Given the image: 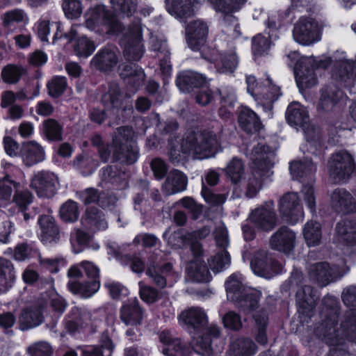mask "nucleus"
<instances>
[{
    "mask_svg": "<svg viewBox=\"0 0 356 356\" xmlns=\"http://www.w3.org/2000/svg\"><path fill=\"white\" fill-rule=\"evenodd\" d=\"M207 83V78L202 74L193 71H184L177 77L176 83L183 92L189 93L195 88H200Z\"/></svg>",
    "mask_w": 356,
    "mask_h": 356,
    "instance_id": "obj_28",
    "label": "nucleus"
},
{
    "mask_svg": "<svg viewBox=\"0 0 356 356\" xmlns=\"http://www.w3.org/2000/svg\"><path fill=\"white\" fill-rule=\"evenodd\" d=\"M57 177L52 172L40 171L35 174L31 180V187L42 197H51L56 191Z\"/></svg>",
    "mask_w": 356,
    "mask_h": 356,
    "instance_id": "obj_17",
    "label": "nucleus"
},
{
    "mask_svg": "<svg viewBox=\"0 0 356 356\" xmlns=\"http://www.w3.org/2000/svg\"><path fill=\"white\" fill-rule=\"evenodd\" d=\"M86 23L90 29H93L96 25L104 26L108 32L115 33L121 29L116 16L104 5L91 8L88 13Z\"/></svg>",
    "mask_w": 356,
    "mask_h": 356,
    "instance_id": "obj_9",
    "label": "nucleus"
},
{
    "mask_svg": "<svg viewBox=\"0 0 356 356\" xmlns=\"http://www.w3.org/2000/svg\"><path fill=\"white\" fill-rule=\"evenodd\" d=\"M26 74V70L22 65L8 64L2 69L1 78L6 83L17 84Z\"/></svg>",
    "mask_w": 356,
    "mask_h": 356,
    "instance_id": "obj_46",
    "label": "nucleus"
},
{
    "mask_svg": "<svg viewBox=\"0 0 356 356\" xmlns=\"http://www.w3.org/2000/svg\"><path fill=\"white\" fill-rule=\"evenodd\" d=\"M208 33L209 27L204 22L198 19L190 22L186 29L188 46L193 51H200L202 56L204 49H211L205 47Z\"/></svg>",
    "mask_w": 356,
    "mask_h": 356,
    "instance_id": "obj_13",
    "label": "nucleus"
},
{
    "mask_svg": "<svg viewBox=\"0 0 356 356\" xmlns=\"http://www.w3.org/2000/svg\"><path fill=\"white\" fill-rule=\"evenodd\" d=\"M330 64L329 59L316 63L314 57H302L295 65V74L297 83L301 88H312L318 83L315 69L326 68Z\"/></svg>",
    "mask_w": 356,
    "mask_h": 356,
    "instance_id": "obj_7",
    "label": "nucleus"
},
{
    "mask_svg": "<svg viewBox=\"0 0 356 356\" xmlns=\"http://www.w3.org/2000/svg\"><path fill=\"white\" fill-rule=\"evenodd\" d=\"M296 296L299 314L311 318L318 300L316 291L309 285H302L297 290Z\"/></svg>",
    "mask_w": 356,
    "mask_h": 356,
    "instance_id": "obj_19",
    "label": "nucleus"
},
{
    "mask_svg": "<svg viewBox=\"0 0 356 356\" xmlns=\"http://www.w3.org/2000/svg\"><path fill=\"white\" fill-rule=\"evenodd\" d=\"M113 9L122 16L130 17L138 8L137 0H110Z\"/></svg>",
    "mask_w": 356,
    "mask_h": 356,
    "instance_id": "obj_52",
    "label": "nucleus"
},
{
    "mask_svg": "<svg viewBox=\"0 0 356 356\" xmlns=\"http://www.w3.org/2000/svg\"><path fill=\"white\" fill-rule=\"evenodd\" d=\"M67 86L65 77H54L47 83L49 95L52 97H58L63 94Z\"/></svg>",
    "mask_w": 356,
    "mask_h": 356,
    "instance_id": "obj_61",
    "label": "nucleus"
},
{
    "mask_svg": "<svg viewBox=\"0 0 356 356\" xmlns=\"http://www.w3.org/2000/svg\"><path fill=\"white\" fill-rule=\"evenodd\" d=\"M33 198V195L30 191L27 190L20 191L18 188L14 193L13 202L22 212H24L32 203Z\"/></svg>",
    "mask_w": 356,
    "mask_h": 356,
    "instance_id": "obj_58",
    "label": "nucleus"
},
{
    "mask_svg": "<svg viewBox=\"0 0 356 356\" xmlns=\"http://www.w3.org/2000/svg\"><path fill=\"white\" fill-rule=\"evenodd\" d=\"M81 222L84 227L93 232L107 227L103 212L96 207H89L86 210Z\"/></svg>",
    "mask_w": 356,
    "mask_h": 356,
    "instance_id": "obj_32",
    "label": "nucleus"
},
{
    "mask_svg": "<svg viewBox=\"0 0 356 356\" xmlns=\"http://www.w3.org/2000/svg\"><path fill=\"white\" fill-rule=\"evenodd\" d=\"M289 170L293 179L309 177L312 178L316 170V165L311 161H293L290 163Z\"/></svg>",
    "mask_w": 356,
    "mask_h": 356,
    "instance_id": "obj_49",
    "label": "nucleus"
},
{
    "mask_svg": "<svg viewBox=\"0 0 356 356\" xmlns=\"http://www.w3.org/2000/svg\"><path fill=\"white\" fill-rule=\"evenodd\" d=\"M132 135L129 127L122 126L117 129L114 134L111 145H104L98 150L100 159L106 163L111 158L114 161L122 163L133 164L138 158V147L129 139Z\"/></svg>",
    "mask_w": 356,
    "mask_h": 356,
    "instance_id": "obj_3",
    "label": "nucleus"
},
{
    "mask_svg": "<svg viewBox=\"0 0 356 356\" xmlns=\"http://www.w3.org/2000/svg\"><path fill=\"white\" fill-rule=\"evenodd\" d=\"M280 211L287 222L296 224L303 220L304 211L297 193L284 194L279 202Z\"/></svg>",
    "mask_w": 356,
    "mask_h": 356,
    "instance_id": "obj_14",
    "label": "nucleus"
},
{
    "mask_svg": "<svg viewBox=\"0 0 356 356\" xmlns=\"http://www.w3.org/2000/svg\"><path fill=\"white\" fill-rule=\"evenodd\" d=\"M307 272L309 280L321 287L325 286L343 276V274H341L336 266L332 267L325 261L309 264L307 267Z\"/></svg>",
    "mask_w": 356,
    "mask_h": 356,
    "instance_id": "obj_10",
    "label": "nucleus"
},
{
    "mask_svg": "<svg viewBox=\"0 0 356 356\" xmlns=\"http://www.w3.org/2000/svg\"><path fill=\"white\" fill-rule=\"evenodd\" d=\"M270 147L262 143L254 145L249 154L252 161V172L244 179V195L248 198L254 197L262 188V181L268 177L273 163L269 159Z\"/></svg>",
    "mask_w": 356,
    "mask_h": 356,
    "instance_id": "obj_4",
    "label": "nucleus"
},
{
    "mask_svg": "<svg viewBox=\"0 0 356 356\" xmlns=\"http://www.w3.org/2000/svg\"><path fill=\"white\" fill-rule=\"evenodd\" d=\"M42 130L48 140H63V126L55 119L49 118L43 121Z\"/></svg>",
    "mask_w": 356,
    "mask_h": 356,
    "instance_id": "obj_47",
    "label": "nucleus"
},
{
    "mask_svg": "<svg viewBox=\"0 0 356 356\" xmlns=\"http://www.w3.org/2000/svg\"><path fill=\"white\" fill-rule=\"evenodd\" d=\"M255 227L264 231H270L277 225V217L274 210V202L268 201L255 209L250 216Z\"/></svg>",
    "mask_w": 356,
    "mask_h": 356,
    "instance_id": "obj_18",
    "label": "nucleus"
},
{
    "mask_svg": "<svg viewBox=\"0 0 356 356\" xmlns=\"http://www.w3.org/2000/svg\"><path fill=\"white\" fill-rule=\"evenodd\" d=\"M131 38L124 47V54L127 59L129 60H139L143 55V46L141 43L142 26L140 21L133 24L129 30Z\"/></svg>",
    "mask_w": 356,
    "mask_h": 356,
    "instance_id": "obj_20",
    "label": "nucleus"
},
{
    "mask_svg": "<svg viewBox=\"0 0 356 356\" xmlns=\"http://www.w3.org/2000/svg\"><path fill=\"white\" fill-rule=\"evenodd\" d=\"M43 321L41 309L38 307H29L22 310L18 323L22 330H29L39 325Z\"/></svg>",
    "mask_w": 356,
    "mask_h": 356,
    "instance_id": "obj_33",
    "label": "nucleus"
},
{
    "mask_svg": "<svg viewBox=\"0 0 356 356\" xmlns=\"http://www.w3.org/2000/svg\"><path fill=\"white\" fill-rule=\"evenodd\" d=\"M102 102L104 106L113 110L117 115L118 120H124L133 113L134 109L131 105H126L122 108L123 95L117 83H112L109 85L108 92L102 97Z\"/></svg>",
    "mask_w": 356,
    "mask_h": 356,
    "instance_id": "obj_12",
    "label": "nucleus"
},
{
    "mask_svg": "<svg viewBox=\"0 0 356 356\" xmlns=\"http://www.w3.org/2000/svg\"><path fill=\"white\" fill-rule=\"evenodd\" d=\"M208 261L211 270L218 273L229 266L230 263L229 254L227 251L223 250L212 257Z\"/></svg>",
    "mask_w": 356,
    "mask_h": 356,
    "instance_id": "obj_57",
    "label": "nucleus"
},
{
    "mask_svg": "<svg viewBox=\"0 0 356 356\" xmlns=\"http://www.w3.org/2000/svg\"><path fill=\"white\" fill-rule=\"evenodd\" d=\"M60 217L66 222L77 220L79 215L78 204L71 200H67L60 208Z\"/></svg>",
    "mask_w": 356,
    "mask_h": 356,
    "instance_id": "obj_55",
    "label": "nucleus"
},
{
    "mask_svg": "<svg viewBox=\"0 0 356 356\" xmlns=\"http://www.w3.org/2000/svg\"><path fill=\"white\" fill-rule=\"evenodd\" d=\"M186 273L188 279L197 282H208L211 278L207 265L200 258L188 262Z\"/></svg>",
    "mask_w": 356,
    "mask_h": 356,
    "instance_id": "obj_30",
    "label": "nucleus"
},
{
    "mask_svg": "<svg viewBox=\"0 0 356 356\" xmlns=\"http://www.w3.org/2000/svg\"><path fill=\"white\" fill-rule=\"evenodd\" d=\"M293 37L296 42L305 46L319 41L321 33L318 24L311 18H300L294 25Z\"/></svg>",
    "mask_w": 356,
    "mask_h": 356,
    "instance_id": "obj_11",
    "label": "nucleus"
},
{
    "mask_svg": "<svg viewBox=\"0 0 356 356\" xmlns=\"http://www.w3.org/2000/svg\"><path fill=\"white\" fill-rule=\"evenodd\" d=\"M27 353L30 356H51L53 350L49 343L38 341L29 346Z\"/></svg>",
    "mask_w": 356,
    "mask_h": 356,
    "instance_id": "obj_62",
    "label": "nucleus"
},
{
    "mask_svg": "<svg viewBox=\"0 0 356 356\" xmlns=\"http://www.w3.org/2000/svg\"><path fill=\"white\" fill-rule=\"evenodd\" d=\"M179 321L180 324L188 330H204L202 335L193 337L192 346L195 352L203 356L211 355L212 341L220 337V329L216 325H211L204 328L207 323V317L204 312L200 307L188 308L179 314Z\"/></svg>",
    "mask_w": 356,
    "mask_h": 356,
    "instance_id": "obj_2",
    "label": "nucleus"
},
{
    "mask_svg": "<svg viewBox=\"0 0 356 356\" xmlns=\"http://www.w3.org/2000/svg\"><path fill=\"white\" fill-rule=\"evenodd\" d=\"M218 145L216 134L212 131H191L181 140L184 154H193L197 159L211 156Z\"/></svg>",
    "mask_w": 356,
    "mask_h": 356,
    "instance_id": "obj_5",
    "label": "nucleus"
},
{
    "mask_svg": "<svg viewBox=\"0 0 356 356\" xmlns=\"http://www.w3.org/2000/svg\"><path fill=\"white\" fill-rule=\"evenodd\" d=\"M330 204L332 210L339 214L356 213V199L343 188H337L331 192Z\"/></svg>",
    "mask_w": 356,
    "mask_h": 356,
    "instance_id": "obj_16",
    "label": "nucleus"
},
{
    "mask_svg": "<svg viewBox=\"0 0 356 356\" xmlns=\"http://www.w3.org/2000/svg\"><path fill=\"white\" fill-rule=\"evenodd\" d=\"M118 50L112 46H106L101 49L92 58L91 65L103 72L113 70L118 63Z\"/></svg>",
    "mask_w": 356,
    "mask_h": 356,
    "instance_id": "obj_21",
    "label": "nucleus"
},
{
    "mask_svg": "<svg viewBox=\"0 0 356 356\" xmlns=\"http://www.w3.org/2000/svg\"><path fill=\"white\" fill-rule=\"evenodd\" d=\"M240 279L241 275L233 274L229 277L225 282L227 296L232 301L237 300L243 291L246 290L243 287Z\"/></svg>",
    "mask_w": 356,
    "mask_h": 356,
    "instance_id": "obj_51",
    "label": "nucleus"
},
{
    "mask_svg": "<svg viewBox=\"0 0 356 356\" xmlns=\"http://www.w3.org/2000/svg\"><path fill=\"white\" fill-rule=\"evenodd\" d=\"M303 200L312 213L316 211V196L313 183L304 184L300 191Z\"/></svg>",
    "mask_w": 356,
    "mask_h": 356,
    "instance_id": "obj_63",
    "label": "nucleus"
},
{
    "mask_svg": "<svg viewBox=\"0 0 356 356\" xmlns=\"http://www.w3.org/2000/svg\"><path fill=\"white\" fill-rule=\"evenodd\" d=\"M81 200L85 204L97 203L101 207H106L110 202L108 200L107 195L104 193L99 192L94 188H88L81 191L79 194Z\"/></svg>",
    "mask_w": 356,
    "mask_h": 356,
    "instance_id": "obj_44",
    "label": "nucleus"
},
{
    "mask_svg": "<svg viewBox=\"0 0 356 356\" xmlns=\"http://www.w3.org/2000/svg\"><path fill=\"white\" fill-rule=\"evenodd\" d=\"M161 343L166 346L163 353L167 356H187L190 350L181 339L176 337L170 332L164 330L159 336Z\"/></svg>",
    "mask_w": 356,
    "mask_h": 356,
    "instance_id": "obj_22",
    "label": "nucleus"
},
{
    "mask_svg": "<svg viewBox=\"0 0 356 356\" xmlns=\"http://www.w3.org/2000/svg\"><path fill=\"white\" fill-rule=\"evenodd\" d=\"M20 183L12 175L6 173L0 179V206L6 205L10 201L13 190L19 188Z\"/></svg>",
    "mask_w": 356,
    "mask_h": 356,
    "instance_id": "obj_40",
    "label": "nucleus"
},
{
    "mask_svg": "<svg viewBox=\"0 0 356 356\" xmlns=\"http://www.w3.org/2000/svg\"><path fill=\"white\" fill-rule=\"evenodd\" d=\"M100 284L98 280L92 282H70L68 283L69 289L75 294H79L83 298H90L99 289Z\"/></svg>",
    "mask_w": 356,
    "mask_h": 356,
    "instance_id": "obj_43",
    "label": "nucleus"
},
{
    "mask_svg": "<svg viewBox=\"0 0 356 356\" xmlns=\"http://www.w3.org/2000/svg\"><path fill=\"white\" fill-rule=\"evenodd\" d=\"M261 295L259 291L249 289L243 291L239 298L233 302L240 309L250 312L257 308Z\"/></svg>",
    "mask_w": 356,
    "mask_h": 356,
    "instance_id": "obj_36",
    "label": "nucleus"
},
{
    "mask_svg": "<svg viewBox=\"0 0 356 356\" xmlns=\"http://www.w3.org/2000/svg\"><path fill=\"white\" fill-rule=\"evenodd\" d=\"M38 224L41 229L40 240L44 244L56 243L59 241V228L51 216H41L38 219Z\"/></svg>",
    "mask_w": 356,
    "mask_h": 356,
    "instance_id": "obj_27",
    "label": "nucleus"
},
{
    "mask_svg": "<svg viewBox=\"0 0 356 356\" xmlns=\"http://www.w3.org/2000/svg\"><path fill=\"white\" fill-rule=\"evenodd\" d=\"M238 120L241 129L248 133H255L261 128V123L257 114L248 108L241 109Z\"/></svg>",
    "mask_w": 356,
    "mask_h": 356,
    "instance_id": "obj_39",
    "label": "nucleus"
},
{
    "mask_svg": "<svg viewBox=\"0 0 356 356\" xmlns=\"http://www.w3.org/2000/svg\"><path fill=\"white\" fill-rule=\"evenodd\" d=\"M225 171L232 182L236 184L244 173V164L241 159L234 157L228 163Z\"/></svg>",
    "mask_w": 356,
    "mask_h": 356,
    "instance_id": "obj_54",
    "label": "nucleus"
},
{
    "mask_svg": "<svg viewBox=\"0 0 356 356\" xmlns=\"http://www.w3.org/2000/svg\"><path fill=\"white\" fill-rule=\"evenodd\" d=\"M256 323L257 333L255 335L256 341L261 344L266 345L268 341L266 335V326L268 323V317L265 314H257L254 315Z\"/></svg>",
    "mask_w": 356,
    "mask_h": 356,
    "instance_id": "obj_56",
    "label": "nucleus"
},
{
    "mask_svg": "<svg viewBox=\"0 0 356 356\" xmlns=\"http://www.w3.org/2000/svg\"><path fill=\"white\" fill-rule=\"evenodd\" d=\"M121 321L130 326L140 325L143 318V310L137 299L129 300L120 309Z\"/></svg>",
    "mask_w": 356,
    "mask_h": 356,
    "instance_id": "obj_26",
    "label": "nucleus"
},
{
    "mask_svg": "<svg viewBox=\"0 0 356 356\" xmlns=\"http://www.w3.org/2000/svg\"><path fill=\"white\" fill-rule=\"evenodd\" d=\"M271 257L268 256L266 250H259L254 254L251 261V268L254 273L261 277L269 279V260Z\"/></svg>",
    "mask_w": 356,
    "mask_h": 356,
    "instance_id": "obj_41",
    "label": "nucleus"
},
{
    "mask_svg": "<svg viewBox=\"0 0 356 356\" xmlns=\"http://www.w3.org/2000/svg\"><path fill=\"white\" fill-rule=\"evenodd\" d=\"M341 300L346 307H353L345 314L344 321L341 324V331L337 329L338 314L333 310L314 330L315 335L318 339L332 346L327 356H349L348 352L339 347L343 343L342 335L356 342V285L344 288Z\"/></svg>",
    "mask_w": 356,
    "mask_h": 356,
    "instance_id": "obj_1",
    "label": "nucleus"
},
{
    "mask_svg": "<svg viewBox=\"0 0 356 356\" xmlns=\"http://www.w3.org/2000/svg\"><path fill=\"white\" fill-rule=\"evenodd\" d=\"M187 184V177L178 170H173L168 175L162 190L165 195H170L185 191Z\"/></svg>",
    "mask_w": 356,
    "mask_h": 356,
    "instance_id": "obj_29",
    "label": "nucleus"
},
{
    "mask_svg": "<svg viewBox=\"0 0 356 356\" xmlns=\"http://www.w3.org/2000/svg\"><path fill=\"white\" fill-rule=\"evenodd\" d=\"M202 58L213 63L218 72L220 73H232L236 68L238 59L234 50L220 54L215 48L207 49L202 52Z\"/></svg>",
    "mask_w": 356,
    "mask_h": 356,
    "instance_id": "obj_15",
    "label": "nucleus"
},
{
    "mask_svg": "<svg viewBox=\"0 0 356 356\" xmlns=\"http://www.w3.org/2000/svg\"><path fill=\"white\" fill-rule=\"evenodd\" d=\"M165 3L168 12L179 17L191 16L194 8H197L200 4L197 0H165Z\"/></svg>",
    "mask_w": 356,
    "mask_h": 356,
    "instance_id": "obj_31",
    "label": "nucleus"
},
{
    "mask_svg": "<svg viewBox=\"0 0 356 356\" xmlns=\"http://www.w3.org/2000/svg\"><path fill=\"white\" fill-rule=\"evenodd\" d=\"M343 96V91L336 86H327L321 90L318 108L325 111H330Z\"/></svg>",
    "mask_w": 356,
    "mask_h": 356,
    "instance_id": "obj_35",
    "label": "nucleus"
},
{
    "mask_svg": "<svg viewBox=\"0 0 356 356\" xmlns=\"http://www.w3.org/2000/svg\"><path fill=\"white\" fill-rule=\"evenodd\" d=\"M338 68L336 75L339 76L340 81L344 83V86L349 88L354 86L356 84V77L353 73V63L348 60H341Z\"/></svg>",
    "mask_w": 356,
    "mask_h": 356,
    "instance_id": "obj_48",
    "label": "nucleus"
},
{
    "mask_svg": "<svg viewBox=\"0 0 356 356\" xmlns=\"http://www.w3.org/2000/svg\"><path fill=\"white\" fill-rule=\"evenodd\" d=\"M270 43L267 38L258 34L252 38V52L254 56H262L270 49Z\"/></svg>",
    "mask_w": 356,
    "mask_h": 356,
    "instance_id": "obj_64",
    "label": "nucleus"
},
{
    "mask_svg": "<svg viewBox=\"0 0 356 356\" xmlns=\"http://www.w3.org/2000/svg\"><path fill=\"white\" fill-rule=\"evenodd\" d=\"M295 240V233L284 226L271 236L270 245L274 250L289 254L294 248Z\"/></svg>",
    "mask_w": 356,
    "mask_h": 356,
    "instance_id": "obj_23",
    "label": "nucleus"
},
{
    "mask_svg": "<svg viewBox=\"0 0 356 356\" xmlns=\"http://www.w3.org/2000/svg\"><path fill=\"white\" fill-rule=\"evenodd\" d=\"M302 234L307 245L309 247L320 245L322 238L321 226L319 222L310 220L304 226Z\"/></svg>",
    "mask_w": 356,
    "mask_h": 356,
    "instance_id": "obj_42",
    "label": "nucleus"
},
{
    "mask_svg": "<svg viewBox=\"0 0 356 356\" xmlns=\"http://www.w3.org/2000/svg\"><path fill=\"white\" fill-rule=\"evenodd\" d=\"M120 76L134 93L143 85L145 79L143 70L132 63L122 65Z\"/></svg>",
    "mask_w": 356,
    "mask_h": 356,
    "instance_id": "obj_25",
    "label": "nucleus"
},
{
    "mask_svg": "<svg viewBox=\"0 0 356 356\" xmlns=\"http://www.w3.org/2000/svg\"><path fill=\"white\" fill-rule=\"evenodd\" d=\"M62 8L67 18L79 17L83 10L81 0H63Z\"/></svg>",
    "mask_w": 356,
    "mask_h": 356,
    "instance_id": "obj_59",
    "label": "nucleus"
},
{
    "mask_svg": "<svg viewBox=\"0 0 356 356\" xmlns=\"http://www.w3.org/2000/svg\"><path fill=\"white\" fill-rule=\"evenodd\" d=\"M20 156L23 163L31 167L44 161L45 152L41 145L35 140H30L22 143Z\"/></svg>",
    "mask_w": 356,
    "mask_h": 356,
    "instance_id": "obj_24",
    "label": "nucleus"
},
{
    "mask_svg": "<svg viewBox=\"0 0 356 356\" xmlns=\"http://www.w3.org/2000/svg\"><path fill=\"white\" fill-rule=\"evenodd\" d=\"M330 177L336 183L347 181L355 170L352 156L346 152L340 151L332 154L328 162Z\"/></svg>",
    "mask_w": 356,
    "mask_h": 356,
    "instance_id": "obj_8",
    "label": "nucleus"
},
{
    "mask_svg": "<svg viewBox=\"0 0 356 356\" xmlns=\"http://www.w3.org/2000/svg\"><path fill=\"white\" fill-rule=\"evenodd\" d=\"M248 92L257 99L263 102L269 110L272 109L273 104L282 95L280 88L273 83L268 74L262 84H258L255 76L250 75L246 77Z\"/></svg>",
    "mask_w": 356,
    "mask_h": 356,
    "instance_id": "obj_6",
    "label": "nucleus"
},
{
    "mask_svg": "<svg viewBox=\"0 0 356 356\" xmlns=\"http://www.w3.org/2000/svg\"><path fill=\"white\" fill-rule=\"evenodd\" d=\"M40 253L36 245L33 243H22L15 248L14 258L17 261H24L27 259L39 257Z\"/></svg>",
    "mask_w": 356,
    "mask_h": 356,
    "instance_id": "obj_53",
    "label": "nucleus"
},
{
    "mask_svg": "<svg viewBox=\"0 0 356 356\" xmlns=\"http://www.w3.org/2000/svg\"><path fill=\"white\" fill-rule=\"evenodd\" d=\"M15 278L14 266L10 261L0 257V294L11 288Z\"/></svg>",
    "mask_w": 356,
    "mask_h": 356,
    "instance_id": "obj_37",
    "label": "nucleus"
},
{
    "mask_svg": "<svg viewBox=\"0 0 356 356\" xmlns=\"http://www.w3.org/2000/svg\"><path fill=\"white\" fill-rule=\"evenodd\" d=\"M257 351L256 344L249 338H238L229 347L230 356H253Z\"/></svg>",
    "mask_w": 356,
    "mask_h": 356,
    "instance_id": "obj_38",
    "label": "nucleus"
},
{
    "mask_svg": "<svg viewBox=\"0 0 356 356\" xmlns=\"http://www.w3.org/2000/svg\"><path fill=\"white\" fill-rule=\"evenodd\" d=\"M246 0H210L216 12L222 13H233L238 11Z\"/></svg>",
    "mask_w": 356,
    "mask_h": 356,
    "instance_id": "obj_50",
    "label": "nucleus"
},
{
    "mask_svg": "<svg viewBox=\"0 0 356 356\" xmlns=\"http://www.w3.org/2000/svg\"><path fill=\"white\" fill-rule=\"evenodd\" d=\"M95 49V46L93 42L85 36L77 39L74 45V51L79 56L88 57L92 54Z\"/></svg>",
    "mask_w": 356,
    "mask_h": 356,
    "instance_id": "obj_60",
    "label": "nucleus"
},
{
    "mask_svg": "<svg viewBox=\"0 0 356 356\" xmlns=\"http://www.w3.org/2000/svg\"><path fill=\"white\" fill-rule=\"evenodd\" d=\"M286 118L288 123L296 128H302L309 122V115L305 108L298 102L289 105Z\"/></svg>",
    "mask_w": 356,
    "mask_h": 356,
    "instance_id": "obj_34",
    "label": "nucleus"
},
{
    "mask_svg": "<svg viewBox=\"0 0 356 356\" xmlns=\"http://www.w3.org/2000/svg\"><path fill=\"white\" fill-rule=\"evenodd\" d=\"M337 234L348 243H356V219H346L337 223Z\"/></svg>",
    "mask_w": 356,
    "mask_h": 356,
    "instance_id": "obj_45",
    "label": "nucleus"
}]
</instances>
